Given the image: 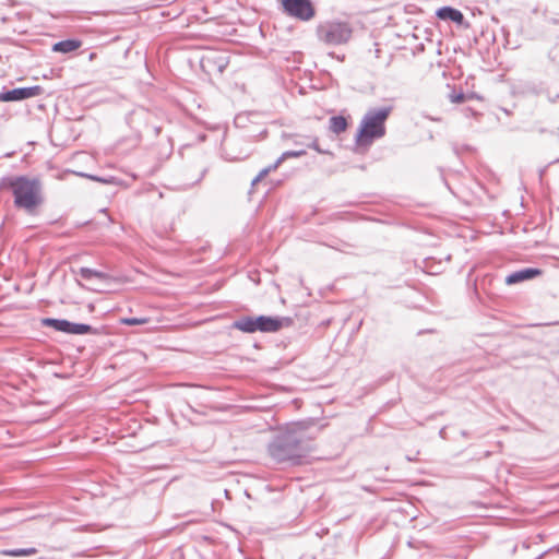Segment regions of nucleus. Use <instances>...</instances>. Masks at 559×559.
Returning a JSON list of instances; mask_svg holds the SVG:
<instances>
[{"instance_id":"obj_1","label":"nucleus","mask_w":559,"mask_h":559,"mask_svg":"<svg viewBox=\"0 0 559 559\" xmlns=\"http://www.w3.org/2000/svg\"><path fill=\"white\" fill-rule=\"evenodd\" d=\"M311 450L301 428L294 426L277 432L267 444V453L276 463L300 465Z\"/></svg>"},{"instance_id":"obj_2","label":"nucleus","mask_w":559,"mask_h":559,"mask_svg":"<svg viewBox=\"0 0 559 559\" xmlns=\"http://www.w3.org/2000/svg\"><path fill=\"white\" fill-rule=\"evenodd\" d=\"M9 190L13 195V204L17 210H23L34 215L44 203L43 186L38 178L26 175L4 176L0 179V191Z\"/></svg>"},{"instance_id":"obj_3","label":"nucleus","mask_w":559,"mask_h":559,"mask_svg":"<svg viewBox=\"0 0 559 559\" xmlns=\"http://www.w3.org/2000/svg\"><path fill=\"white\" fill-rule=\"evenodd\" d=\"M392 109V106L370 108L359 123L355 135V143L358 146L368 147L374 140L384 136L385 121Z\"/></svg>"},{"instance_id":"obj_4","label":"nucleus","mask_w":559,"mask_h":559,"mask_svg":"<svg viewBox=\"0 0 559 559\" xmlns=\"http://www.w3.org/2000/svg\"><path fill=\"white\" fill-rule=\"evenodd\" d=\"M294 320L290 317L271 316H241L231 323V329L247 334L255 332L274 333L284 326H290Z\"/></svg>"},{"instance_id":"obj_5","label":"nucleus","mask_w":559,"mask_h":559,"mask_svg":"<svg viewBox=\"0 0 559 559\" xmlns=\"http://www.w3.org/2000/svg\"><path fill=\"white\" fill-rule=\"evenodd\" d=\"M316 36L325 46H341L350 40L353 27L346 21L328 20L317 25Z\"/></svg>"},{"instance_id":"obj_6","label":"nucleus","mask_w":559,"mask_h":559,"mask_svg":"<svg viewBox=\"0 0 559 559\" xmlns=\"http://www.w3.org/2000/svg\"><path fill=\"white\" fill-rule=\"evenodd\" d=\"M43 326L52 328L58 332L73 335L99 334L100 330L86 323L71 322L67 319L44 318L40 321Z\"/></svg>"},{"instance_id":"obj_7","label":"nucleus","mask_w":559,"mask_h":559,"mask_svg":"<svg viewBox=\"0 0 559 559\" xmlns=\"http://www.w3.org/2000/svg\"><path fill=\"white\" fill-rule=\"evenodd\" d=\"M283 11L297 20L310 21L316 15L311 0H282Z\"/></svg>"},{"instance_id":"obj_8","label":"nucleus","mask_w":559,"mask_h":559,"mask_svg":"<svg viewBox=\"0 0 559 559\" xmlns=\"http://www.w3.org/2000/svg\"><path fill=\"white\" fill-rule=\"evenodd\" d=\"M43 93V87L39 85L15 87L12 90H5L1 92V97L4 103L20 102L31 97L38 96Z\"/></svg>"},{"instance_id":"obj_9","label":"nucleus","mask_w":559,"mask_h":559,"mask_svg":"<svg viewBox=\"0 0 559 559\" xmlns=\"http://www.w3.org/2000/svg\"><path fill=\"white\" fill-rule=\"evenodd\" d=\"M542 274V270L537 267H524L518 271H514L507 275L506 284L514 285L518 283H522L524 281L533 280L536 276Z\"/></svg>"},{"instance_id":"obj_10","label":"nucleus","mask_w":559,"mask_h":559,"mask_svg":"<svg viewBox=\"0 0 559 559\" xmlns=\"http://www.w3.org/2000/svg\"><path fill=\"white\" fill-rule=\"evenodd\" d=\"M436 15L440 20L451 21L457 25H463L465 22L464 14L460 10H457L453 7H450V5H444V7L439 8L436 11Z\"/></svg>"},{"instance_id":"obj_11","label":"nucleus","mask_w":559,"mask_h":559,"mask_svg":"<svg viewBox=\"0 0 559 559\" xmlns=\"http://www.w3.org/2000/svg\"><path fill=\"white\" fill-rule=\"evenodd\" d=\"M78 274L85 281L97 278L103 282H109L112 278L108 273L86 266L80 267Z\"/></svg>"},{"instance_id":"obj_12","label":"nucleus","mask_w":559,"mask_h":559,"mask_svg":"<svg viewBox=\"0 0 559 559\" xmlns=\"http://www.w3.org/2000/svg\"><path fill=\"white\" fill-rule=\"evenodd\" d=\"M82 45V41L74 38H68L64 40H60L58 43H55L52 45V51L55 52H61V53H69L78 48H80Z\"/></svg>"},{"instance_id":"obj_13","label":"nucleus","mask_w":559,"mask_h":559,"mask_svg":"<svg viewBox=\"0 0 559 559\" xmlns=\"http://www.w3.org/2000/svg\"><path fill=\"white\" fill-rule=\"evenodd\" d=\"M348 127L347 119L344 116H332L329 120V129L335 134L344 132Z\"/></svg>"},{"instance_id":"obj_14","label":"nucleus","mask_w":559,"mask_h":559,"mask_svg":"<svg viewBox=\"0 0 559 559\" xmlns=\"http://www.w3.org/2000/svg\"><path fill=\"white\" fill-rule=\"evenodd\" d=\"M146 116H147V111L144 108H138V109L132 110L127 116V122L132 129L139 130L138 122H140L141 120H144V118Z\"/></svg>"},{"instance_id":"obj_15","label":"nucleus","mask_w":559,"mask_h":559,"mask_svg":"<svg viewBox=\"0 0 559 559\" xmlns=\"http://www.w3.org/2000/svg\"><path fill=\"white\" fill-rule=\"evenodd\" d=\"M36 552H37V549L35 547L3 549L1 551L2 555L9 556V557L31 556V555H35Z\"/></svg>"},{"instance_id":"obj_16","label":"nucleus","mask_w":559,"mask_h":559,"mask_svg":"<svg viewBox=\"0 0 559 559\" xmlns=\"http://www.w3.org/2000/svg\"><path fill=\"white\" fill-rule=\"evenodd\" d=\"M148 322V319L147 318H135V317H132V318H122L120 319V323L121 324H124V325H140V324H145Z\"/></svg>"},{"instance_id":"obj_17","label":"nucleus","mask_w":559,"mask_h":559,"mask_svg":"<svg viewBox=\"0 0 559 559\" xmlns=\"http://www.w3.org/2000/svg\"><path fill=\"white\" fill-rule=\"evenodd\" d=\"M307 146L312 148V150H314L319 154H324V155H331L332 154L330 150L322 148L320 146L318 138H312L311 141L307 144Z\"/></svg>"},{"instance_id":"obj_18","label":"nucleus","mask_w":559,"mask_h":559,"mask_svg":"<svg viewBox=\"0 0 559 559\" xmlns=\"http://www.w3.org/2000/svg\"><path fill=\"white\" fill-rule=\"evenodd\" d=\"M306 154V151L305 150H298V151H286L284 153H282L281 157L283 160H286L287 158H290V157H300L302 155Z\"/></svg>"},{"instance_id":"obj_19","label":"nucleus","mask_w":559,"mask_h":559,"mask_svg":"<svg viewBox=\"0 0 559 559\" xmlns=\"http://www.w3.org/2000/svg\"><path fill=\"white\" fill-rule=\"evenodd\" d=\"M469 96L465 95L463 92L456 93L453 91V93L450 95L452 103H463L465 99H467Z\"/></svg>"},{"instance_id":"obj_20","label":"nucleus","mask_w":559,"mask_h":559,"mask_svg":"<svg viewBox=\"0 0 559 559\" xmlns=\"http://www.w3.org/2000/svg\"><path fill=\"white\" fill-rule=\"evenodd\" d=\"M284 160L282 159V157L280 156L273 164L269 165L267 167L263 168L264 171L269 175L271 171L277 169L281 164L283 163Z\"/></svg>"},{"instance_id":"obj_21","label":"nucleus","mask_w":559,"mask_h":559,"mask_svg":"<svg viewBox=\"0 0 559 559\" xmlns=\"http://www.w3.org/2000/svg\"><path fill=\"white\" fill-rule=\"evenodd\" d=\"M266 176H267V174L264 171V169H261L260 173L252 179L251 188H253L258 182H260Z\"/></svg>"},{"instance_id":"obj_22","label":"nucleus","mask_w":559,"mask_h":559,"mask_svg":"<svg viewBox=\"0 0 559 559\" xmlns=\"http://www.w3.org/2000/svg\"><path fill=\"white\" fill-rule=\"evenodd\" d=\"M547 99L550 104H555L559 100V94H556L555 96L547 94Z\"/></svg>"},{"instance_id":"obj_23","label":"nucleus","mask_w":559,"mask_h":559,"mask_svg":"<svg viewBox=\"0 0 559 559\" xmlns=\"http://www.w3.org/2000/svg\"><path fill=\"white\" fill-rule=\"evenodd\" d=\"M80 175H81L82 177H87V178H91V179L96 180V181H102V182H104V181H105L103 178H99V177H97V176H92V175H87V174H83V173H82V174H80Z\"/></svg>"},{"instance_id":"obj_24","label":"nucleus","mask_w":559,"mask_h":559,"mask_svg":"<svg viewBox=\"0 0 559 559\" xmlns=\"http://www.w3.org/2000/svg\"><path fill=\"white\" fill-rule=\"evenodd\" d=\"M329 56H330V57H332V58H336V59H338V60H341V61H343V60H344V56H342V57L336 56V55H335V52H329Z\"/></svg>"},{"instance_id":"obj_25","label":"nucleus","mask_w":559,"mask_h":559,"mask_svg":"<svg viewBox=\"0 0 559 559\" xmlns=\"http://www.w3.org/2000/svg\"><path fill=\"white\" fill-rule=\"evenodd\" d=\"M433 332H435V330H420V331H418V333H417V334H418V335H421V334H424V333H433Z\"/></svg>"},{"instance_id":"obj_26","label":"nucleus","mask_w":559,"mask_h":559,"mask_svg":"<svg viewBox=\"0 0 559 559\" xmlns=\"http://www.w3.org/2000/svg\"><path fill=\"white\" fill-rule=\"evenodd\" d=\"M461 436H462L463 438H468V437H469V433H468V431H466V430H462V431H461Z\"/></svg>"},{"instance_id":"obj_27","label":"nucleus","mask_w":559,"mask_h":559,"mask_svg":"<svg viewBox=\"0 0 559 559\" xmlns=\"http://www.w3.org/2000/svg\"><path fill=\"white\" fill-rule=\"evenodd\" d=\"M424 117L427 118V119L433 120V121H439L440 120L439 118H432V117H429L427 115H425Z\"/></svg>"},{"instance_id":"obj_28","label":"nucleus","mask_w":559,"mask_h":559,"mask_svg":"<svg viewBox=\"0 0 559 559\" xmlns=\"http://www.w3.org/2000/svg\"><path fill=\"white\" fill-rule=\"evenodd\" d=\"M154 132H155V134H156V135H158V134H159V132H160V128H159V127H155V128H154Z\"/></svg>"},{"instance_id":"obj_29","label":"nucleus","mask_w":559,"mask_h":559,"mask_svg":"<svg viewBox=\"0 0 559 559\" xmlns=\"http://www.w3.org/2000/svg\"><path fill=\"white\" fill-rule=\"evenodd\" d=\"M546 554V551L542 552L539 556H537L535 559H542L544 557V555Z\"/></svg>"},{"instance_id":"obj_30","label":"nucleus","mask_w":559,"mask_h":559,"mask_svg":"<svg viewBox=\"0 0 559 559\" xmlns=\"http://www.w3.org/2000/svg\"><path fill=\"white\" fill-rule=\"evenodd\" d=\"M38 559H46V558H38Z\"/></svg>"},{"instance_id":"obj_31","label":"nucleus","mask_w":559,"mask_h":559,"mask_svg":"<svg viewBox=\"0 0 559 559\" xmlns=\"http://www.w3.org/2000/svg\"><path fill=\"white\" fill-rule=\"evenodd\" d=\"M556 162H559V158Z\"/></svg>"}]
</instances>
